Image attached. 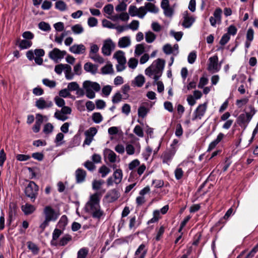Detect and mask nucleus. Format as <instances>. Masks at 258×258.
Masks as SVG:
<instances>
[{
	"label": "nucleus",
	"instance_id": "1",
	"mask_svg": "<svg viewBox=\"0 0 258 258\" xmlns=\"http://www.w3.org/2000/svg\"><path fill=\"white\" fill-rule=\"evenodd\" d=\"M165 61L163 59L158 58L154 60L151 66L145 70V74L150 78H153L154 80L153 85L155 84L157 86V91L159 93H162L164 90V86L162 81H158L162 76L164 68Z\"/></svg>",
	"mask_w": 258,
	"mask_h": 258
},
{
	"label": "nucleus",
	"instance_id": "2",
	"mask_svg": "<svg viewBox=\"0 0 258 258\" xmlns=\"http://www.w3.org/2000/svg\"><path fill=\"white\" fill-rule=\"evenodd\" d=\"M105 190L97 191L90 197L89 200L85 205L86 211L90 213L93 218L100 220L104 215L99 204L100 199Z\"/></svg>",
	"mask_w": 258,
	"mask_h": 258
},
{
	"label": "nucleus",
	"instance_id": "3",
	"mask_svg": "<svg viewBox=\"0 0 258 258\" xmlns=\"http://www.w3.org/2000/svg\"><path fill=\"white\" fill-rule=\"evenodd\" d=\"M43 213L45 215V219L39 226L41 232L49 225L50 221H56L59 216V214L55 212L54 209L49 206H46L44 208Z\"/></svg>",
	"mask_w": 258,
	"mask_h": 258
},
{
	"label": "nucleus",
	"instance_id": "4",
	"mask_svg": "<svg viewBox=\"0 0 258 258\" xmlns=\"http://www.w3.org/2000/svg\"><path fill=\"white\" fill-rule=\"evenodd\" d=\"M249 111L245 113H241L236 119L237 123L244 130L247 126L249 122L251 120L253 116L256 113V110L252 105L248 106Z\"/></svg>",
	"mask_w": 258,
	"mask_h": 258
},
{
	"label": "nucleus",
	"instance_id": "5",
	"mask_svg": "<svg viewBox=\"0 0 258 258\" xmlns=\"http://www.w3.org/2000/svg\"><path fill=\"white\" fill-rule=\"evenodd\" d=\"M83 87L86 91V95L89 99H93L95 97V92H98L101 89L100 85L90 81H86L83 83Z\"/></svg>",
	"mask_w": 258,
	"mask_h": 258
},
{
	"label": "nucleus",
	"instance_id": "6",
	"mask_svg": "<svg viewBox=\"0 0 258 258\" xmlns=\"http://www.w3.org/2000/svg\"><path fill=\"white\" fill-rule=\"evenodd\" d=\"M28 184L26 186L24 193L31 201L34 202L38 195L39 186L33 181H28Z\"/></svg>",
	"mask_w": 258,
	"mask_h": 258
},
{
	"label": "nucleus",
	"instance_id": "7",
	"mask_svg": "<svg viewBox=\"0 0 258 258\" xmlns=\"http://www.w3.org/2000/svg\"><path fill=\"white\" fill-rule=\"evenodd\" d=\"M99 47L97 44H91L89 57L95 62L103 64L104 63L105 60L99 54Z\"/></svg>",
	"mask_w": 258,
	"mask_h": 258
},
{
	"label": "nucleus",
	"instance_id": "8",
	"mask_svg": "<svg viewBox=\"0 0 258 258\" xmlns=\"http://www.w3.org/2000/svg\"><path fill=\"white\" fill-rule=\"evenodd\" d=\"M128 168L130 170L136 171L139 176H141L146 169V166L145 164H140V161L137 159H134L128 165Z\"/></svg>",
	"mask_w": 258,
	"mask_h": 258
},
{
	"label": "nucleus",
	"instance_id": "9",
	"mask_svg": "<svg viewBox=\"0 0 258 258\" xmlns=\"http://www.w3.org/2000/svg\"><path fill=\"white\" fill-rule=\"evenodd\" d=\"M123 173L121 169H116L114 171L112 176H110L106 180L108 186H112L113 184H118L122 181Z\"/></svg>",
	"mask_w": 258,
	"mask_h": 258
},
{
	"label": "nucleus",
	"instance_id": "10",
	"mask_svg": "<svg viewBox=\"0 0 258 258\" xmlns=\"http://www.w3.org/2000/svg\"><path fill=\"white\" fill-rule=\"evenodd\" d=\"M140 11L142 14V16H141V19H143L147 12L156 14L158 12L159 9L155 5V4L152 3H146L145 4L144 6L140 7Z\"/></svg>",
	"mask_w": 258,
	"mask_h": 258
},
{
	"label": "nucleus",
	"instance_id": "11",
	"mask_svg": "<svg viewBox=\"0 0 258 258\" xmlns=\"http://www.w3.org/2000/svg\"><path fill=\"white\" fill-rule=\"evenodd\" d=\"M221 68L220 64H218V57L215 55L210 57L209 59V63L208 70L213 73H216L219 71Z\"/></svg>",
	"mask_w": 258,
	"mask_h": 258
},
{
	"label": "nucleus",
	"instance_id": "12",
	"mask_svg": "<svg viewBox=\"0 0 258 258\" xmlns=\"http://www.w3.org/2000/svg\"><path fill=\"white\" fill-rule=\"evenodd\" d=\"M18 207L15 203H10L9 206L7 223L10 225L16 219L17 214Z\"/></svg>",
	"mask_w": 258,
	"mask_h": 258
},
{
	"label": "nucleus",
	"instance_id": "13",
	"mask_svg": "<svg viewBox=\"0 0 258 258\" xmlns=\"http://www.w3.org/2000/svg\"><path fill=\"white\" fill-rule=\"evenodd\" d=\"M115 44L111 39L105 40L101 48L102 53L106 56L111 54V51L114 49Z\"/></svg>",
	"mask_w": 258,
	"mask_h": 258
},
{
	"label": "nucleus",
	"instance_id": "14",
	"mask_svg": "<svg viewBox=\"0 0 258 258\" xmlns=\"http://www.w3.org/2000/svg\"><path fill=\"white\" fill-rule=\"evenodd\" d=\"M207 106L206 103L199 105L196 110L194 112L192 120L197 119H201L202 117L205 115Z\"/></svg>",
	"mask_w": 258,
	"mask_h": 258
},
{
	"label": "nucleus",
	"instance_id": "15",
	"mask_svg": "<svg viewBox=\"0 0 258 258\" xmlns=\"http://www.w3.org/2000/svg\"><path fill=\"white\" fill-rule=\"evenodd\" d=\"M64 55V51H60L59 49L55 48L49 52L48 56L49 58L55 62H57L63 58Z\"/></svg>",
	"mask_w": 258,
	"mask_h": 258
},
{
	"label": "nucleus",
	"instance_id": "16",
	"mask_svg": "<svg viewBox=\"0 0 258 258\" xmlns=\"http://www.w3.org/2000/svg\"><path fill=\"white\" fill-rule=\"evenodd\" d=\"M222 10L220 8L216 9L213 14V17L210 18V22L212 26L215 27L217 23L221 22Z\"/></svg>",
	"mask_w": 258,
	"mask_h": 258
},
{
	"label": "nucleus",
	"instance_id": "17",
	"mask_svg": "<svg viewBox=\"0 0 258 258\" xmlns=\"http://www.w3.org/2000/svg\"><path fill=\"white\" fill-rule=\"evenodd\" d=\"M34 54L36 57H42L45 54L44 50L43 49H35L29 50L26 52V56L29 60H32L34 58Z\"/></svg>",
	"mask_w": 258,
	"mask_h": 258
},
{
	"label": "nucleus",
	"instance_id": "18",
	"mask_svg": "<svg viewBox=\"0 0 258 258\" xmlns=\"http://www.w3.org/2000/svg\"><path fill=\"white\" fill-rule=\"evenodd\" d=\"M53 103L51 101H45L44 98L40 97L35 102V106L39 109H43L52 107Z\"/></svg>",
	"mask_w": 258,
	"mask_h": 258
},
{
	"label": "nucleus",
	"instance_id": "19",
	"mask_svg": "<svg viewBox=\"0 0 258 258\" xmlns=\"http://www.w3.org/2000/svg\"><path fill=\"white\" fill-rule=\"evenodd\" d=\"M183 19L182 26L185 28L190 27L195 21L193 16L188 15L187 11L183 13Z\"/></svg>",
	"mask_w": 258,
	"mask_h": 258
},
{
	"label": "nucleus",
	"instance_id": "20",
	"mask_svg": "<svg viewBox=\"0 0 258 258\" xmlns=\"http://www.w3.org/2000/svg\"><path fill=\"white\" fill-rule=\"evenodd\" d=\"M148 251V248L145 243H142L135 253V258H145Z\"/></svg>",
	"mask_w": 258,
	"mask_h": 258
},
{
	"label": "nucleus",
	"instance_id": "21",
	"mask_svg": "<svg viewBox=\"0 0 258 258\" xmlns=\"http://www.w3.org/2000/svg\"><path fill=\"white\" fill-rule=\"evenodd\" d=\"M86 48L83 44H74L69 48V50L74 54H84L86 52Z\"/></svg>",
	"mask_w": 258,
	"mask_h": 258
},
{
	"label": "nucleus",
	"instance_id": "22",
	"mask_svg": "<svg viewBox=\"0 0 258 258\" xmlns=\"http://www.w3.org/2000/svg\"><path fill=\"white\" fill-rule=\"evenodd\" d=\"M87 173L82 168H78L75 171L76 182L78 183H82L85 180Z\"/></svg>",
	"mask_w": 258,
	"mask_h": 258
},
{
	"label": "nucleus",
	"instance_id": "23",
	"mask_svg": "<svg viewBox=\"0 0 258 258\" xmlns=\"http://www.w3.org/2000/svg\"><path fill=\"white\" fill-rule=\"evenodd\" d=\"M188 163V161H183L177 166L174 171L175 177L177 180L181 179L183 176L184 172L181 166L184 167Z\"/></svg>",
	"mask_w": 258,
	"mask_h": 258
},
{
	"label": "nucleus",
	"instance_id": "24",
	"mask_svg": "<svg viewBox=\"0 0 258 258\" xmlns=\"http://www.w3.org/2000/svg\"><path fill=\"white\" fill-rule=\"evenodd\" d=\"M149 111L148 103H142L138 108V115L139 117L144 118L146 116Z\"/></svg>",
	"mask_w": 258,
	"mask_h": 258
},
{
	"label": "nucleus",
	"instance_id": "25",
	"mask_svg": "<svg viewBox=\"0 0 258 258\" xmlns=\"http://www.w3.org/2000/svg\"><path fill=\"white\" fill-rule=\"evenodd\" d=\"M119 197L118 191L113 189L109 191L105 196L106 199L109 203H112L116 201Z\"/></svg>",
	"mask_w": 258,
	"mask_h": 258
},
{
	"label": "nucleus",
	"instance_id": "26",
	"mask_svg": "<svg viewBox=\"0 0 258 258\" xmlns=\"http://www.w3.org/2000/svg\"><path fill=\"white\" fill-rule=\"evenodd\" d=\"M113 21H117L119 19L122 21H127L130 17L128 14L126 12H122L119 15H112L110 17H108Z\"/></svg>",
	"mask_w": 258,
	"mask_h": 258
},
{
	"label": "nucleus",
	"instance_id": "27",
	"mask_svg": "<svg viewBox=\"0 0 258 258\" xmlns=\"http://www.w3.org/2000/svg\"><path fill=\"white\" fill-rule=\"evenodd\" d=\"M84 69L86 72L94 75L97 72L98 66L90 62H88L85 63Z\"/></svg>",
	"mask_w": 258,
	"mask_h": 258
},
{
	"label": "nucleus",
	"instance_id": "28",
	"mask_svg": "<svg viewBox=\"0 0 258 258\" xmlns=\"http://www.w3.org/2000/svg\"><path fill=\"white\" fill-rule=\"evenodd\" d=\"M21 210L25 215H28L33 213L36 210L35 207L29 203H26L21 206Z\"/></svg>",
	"mask_w": 258,
	"mask_h": 258
},
{
	"label": "nucleus",
	"instance_id": "29",
	"mask_svg": "<svg viewBox=\"0 0 258 258\" xmlns=\"http://www.w3.org/2000/svg\"><path fill=\"white\" fill-rule=\"evenodd\" d=\"M131 42L128 36H124L119 39L118 46L120 48H125L131 45Z\"/></svg>",
	"mask_w": 258,
	"mask_h": 258
},
{
	"label": "nucleus",
	"instance_id": "30",
	"mask_svg": "<svg viewBox=\"0 0 258 258\" xmlns=\"http://www.w3.org/2000/svg\"><path fill=\"white\" fill-rule=\"evenodd\" d=\"M174 154L170 150H167L162 155L161 158L164 163H168L174 156Z\"/></svg>",
	"mask_w": 258,
	"mask_h": 258
},
{
	"label": "nucleus",
	"instance_id": "31",
	"mask_svg": "<svg viewBox=\"0 0 258 258\" xmlns=\"http://www.w3.org/2000/svg\"><path fill=\"white\" fill-rule=\"evenodd\" d=\"M105 155L107 157L110 162L114 163L116 162L117 156L111 150L106 149L105 151Z\"/></svg>",
	"mask_w": 258,
	"mask_h": 258
},
{
	"label": "nucleus",
	"instance_id": "32",
	"mask_svg": "<svg viewBox=\"0 0 258 258\" xmlns=\"http://www.w3.org/2000/svg\"><path fill=\"white\" fill-rule=\"evenodd\" d=\"M128 13L132 17L138 16L141 18L142 14L140 11V8L138 9L136 6L131 5L128 8Z\"/></svg>",
	"mask_w": 258,
	"mask_h": 258
},
{
	"label": "nucleus",
	"instance_id": "33",
	"mask_svg": "<svg viewBox=\"0 0 258 258\" xmlns=\"http://www.w3.org/2000/svg\"><path fill=\"white\" fill-rule=\"evenodd\" d=\"M113 57L117 60V62H126L124 52L121 50L117 51L114 54Z\"/></svg>",
	"mask_w": 258,
	"mask_h": 258
},
{
	"label": "nucleus",
	"instance_id": "34",
	"mask_svg": "<svg viewBox=\"0 0 258 258\" xmlns=\"http://www.w3.org/2000/svg\"><path fill=\"white\" fill-rule=\"evenodd\" d=\"M145 40L148 43L153 42L156 38V35L151 31H149L145 33Z\"/></svg>",
	"mask_w": 258,
	"mask_h": 258
},
{
	"label": "nucleus",
	"instance_id": "35",
	"mask_svg": "<svg viewBox=\"0 0 258 258\" xmlns=\"http://www.w3.org/2000/svg\"><path fill=\"white\" fill-rule=\"evenodd\" d=\"M32 45V42L29 40H21L19 44L20 49H26L30 48Z\"/></svg>",
	"mask_w": 258,
	"mask_h": 258
},
{
	"label": "nucleus",
	"instance_id": "36",
	"mask_svg": "<svg viewBox=\"0 0 258 258\" xmlns=\"http://www.w3.org/2000/svg\"><path fill=\"white\" fill-rule=\"evenodd\" d=\"M27 247L30 249L33 254H37L39 252V249L37 245L31 241H28L27 242Z\"/></svg>",
	"mask_w": 258,
	"mask_h": 258
},
{
	"label": "nucleus",
	"instance_id": "37",
	"mask_svg": "<svg viewBox=\"0 0 258 258\" xmlns=\"http://www.w3.org/2000/svg\"><path fill=\"white\" fill-rule=\"evenodd\" d=\"M72 31L74 34L78 35L84 32V28L81 24H76L71 27Z\"/></svg>",
	"mask_w": 258,
	"mask_h": 258
},
{
	"label": "nucleus",
	"instance_id": "38",
	"mask_svg": "<svg viewBox=\"0 0 258 258\" xmlns=\"http://www.w3.org/2000/svg\"><path fill=\"white\" fill-rule=\"evenodd\" d=\"M145 51L144 44H138L135 46V54L137 56L141 55Z\"/></svg>",
	"mask_w": 258,
	"mask_h": 258
},
{
	"label": "nucleus",
	"instance_id": "39",
	"mask_svg": "<svg viewBox=\"0 0 258 258\" xmlns=\"http://www.w3.org/2000/svg\"><path fill=\"white\" fill-rule=\"evenodd\" d=\"M98 172L101 174V177L104 178L110 173V169L106 166L103 165L99 168Z\"/></svg>",
	"mask_w": 258,
	"mask_h": 258
},
{
	"label": "nucleus",
	"instance_id": "40",
	"mask_svg": "<svg viewBox=\"0 0 258 258\" xmlns=\"http://www.w3.org/2000/svg\"><path fill=\"white\" fill-rule=\"evenodd\" d=\"M160 218L159 210H156L154 211L153 217L148 221V224L157 222Z\"/></svg>",
	"mask_w": 258,
	"mask_h": 258
},
{
	"label": "nucleus",
	"instance_id": "41",
	"mask_svg": "<svg viewBox=\"0 0 258 258\" xmlns=\"http://www.w3.org/2000/svg\"><path fill=\"white\" fill-rule=\"evenodd\" d=\"M92 119L96 123H99L103 120V116L100 112H94L92 115Z\"/></svg>",
	"mask_w": 258,
	"mask_h": 258
},
{
	"label": "nucleus",
	"instance_id": "42",
	"mask_svg": "<svg viewBox=\"0 0 258 258\" xmlns=\"http://www.w3.org/2000/svg\"><path fill=\"white\" fill-rule=\"evenodd\" d=\"M54 117L58 120H64V107H62L60 111L57 110L54 113Z\"/></svg>",
	"mask_w": 258,
	"mask_h": 258
},
{
	"label": "nucleus",
	"instance_id": "43",
	"mask_svg": "<svg viewBox=\"0 0 258 258\" xmlns=\"http://www.w3.org/2000/svg\"><path fill=\"white\" fill-rule=\"evenodd\" d=\"M178 140L177 139H174L172 143L170 145V147L168 150H170L173 153L175 154L178 148Z\"/></svg>",
	"mask_w": 258,
	"mask_h": 258
},
{
	"label": "nucleus",
	"instance_id": "44",
	"mask_svg": "<svg viewBox=\"0 0 258 258\" xmlns=\"http://www.w3.org/2000/svg\"><path fill=\"white\" fill-rule=\"evenodd\" d=\"M72 68L69 64H66V78L72 80L74 77V74L72 73Z\"/></svg>",
	"mask_w": 258,
	"mask_h": 258
},
{
	"label": "nucleus",
	"instance_id": "45",
	"mask_svg": "<svg viewBox=\"0 0 258 258\" xmlns=\"http://www.w3.org/2000/svg\"><path fill=\"white\" fill-rule=\"evenodd\" d=\"M42 83L45 86L50 88H54L56 86V82L55 81L50 80L48 79H43L42 80Z\"/></svg>",
	"mask_w": 258,
	"mask_h": 258
},
{
	"label": "nucleus",
	"instance_id": "46",
	"mask_svg": "<svg viewBox=\"0 0 258 258\" xmlns=\"http://www.w3.org/2000/svg\"><path fill=\"white\" fill-rule=\"evenodd\" d=\"M135 84L138 87H142L145 83V78L143 75H139L136 77Z\"/></svg>",
	"mask_w": 258,
	"mask_h": 258
},
{
	"label": "nucleus",
	"instance_id": "47",
	"mask_svg": "<svg viewBox=\"0 0 258 258\" xmlns=\"http://www.w3.org/2000/svg\"><path fill=\"white\" fill-rule=\"evenodd\" d=\"M88 251V249L87 248H81L77 253V258H86Z\"/></svg>",
	"mask_w": 258,
	"mask_h": 258
},
{
	"label": "nucleus",
	"instance_id": "48",
	"mask_svg": "<svg viewBox=\"0 0 258 258\" xmlns=\"http://www.w3.org/2000/svg\"><path fill=\"white\" fill-rule=\"evenodd\" d=\"M138 64V60L135 58L132 57L129 59L127 64L130 68L132 69H135Z\"/></svg>",
	"mask_w": 258,
	"mask_h": 258
},
{
	"label": "nucleus",
	"instance_id": "49",
	"mask_svg": "<svg viewBox=\"0 0 258 258\" xmlns=\"http://www.w3.org/2000/svg\"><path fill=\"white\" fill-rule=\"evenodd\" d=\"M83 165L85 168L91 172L93 171L96 168V166L94 163L89 160L86 161Z\"/></svg>",
	"mask_w": 258,
	"mask_h": 258
},
{
	"label": "nucleus",
	"instance_id": "50",
	"mask_svg": "<svg viewBox=\"0 0 258 258\" xmlns=\"http://www.w3.org/2000/svg\"><path fill=\"white\" fill-rule=\"evenodd\" d=\"M38 28L44 31H49L50 30V25L45 22H41L38 24Z\"/></svg>",
	"mask_w": 258,
	"mask_h": 258
},
{
	"label": "nucleus",
	"instance_id": "51",
	"mask_svg": "<svg viewBox=\"0 0 258 258\" xmlns=\"http://www.w3.org/2000/svg\"><path fill=\"white\" fill-rule=\"evenodd\" d=\"M127 27V29H130L133 31L137 30L139 27V21L138 20H133Z\"/></svg>",
	"mask_w": 258,
	"mask_h": 258
},
{
	"label": "nucleus",
	"instance_id": "52",
	"mask_svg": "<svg viewBox=\"0 0 258 258\" xmlns=\"http://www.w3.org/2000/svg\"><path fill=\"white\" fill-rule=\"evenodd\" d=\"M113 71L112 66L111 64H106L101 69V72L103 74H108Z\"/></svg>",
	"mask_w": 258,
	"mask_h": 258
},
{
	"label": "nucleus",
	"instance_id": "53",
	"mask_svg": "<svg viewBox=\"0 0 258 258\" xmlns=\"http://www.w3.org/2000/svg\"><path fill=\"white\" fill-rule=\"evenodd\" d=\"M127 5L124 2H120L115 7V10L117 12H123L126 9Z\"/></svg>",
	"mask_w": 258,
	"mask_h": 258
},
{
	"label": "nucleus",
	"instance_id": "54",
	"mask_svg": "<svg viewBox=\"0 0 258 258\" xmlns=\"http://www.w3.org/2000/svg\"><path fill=\"white\" fill-rule=\"evenodd\" d=\"M121 99L122 95L120 94L119 92H117L112 96V102L113 104H116L120 102L121 101Z\"/></svg>",
	"mask_w": 258,
	"mask_h": 258
},
{
	"label": "nucleus",
	"instance_id": "55",
	"mask_svg": "<svg viewBox=\"0 0 258 258\" xmlns=\"http://www.w3.org/2000/svg\"><path fill=\"white\" fill-rule=\"evenodd\" d=\"M170 35L174 37V38L176 40V41H179L181 39L183 36V32H175L173 30H171L170 31Z\"/></svg>",
	"mask_w": 258,
	"mask_h": 258
},
{
	"label": "nucleus",
	"instance_id": "56",
	"mask_svg": "<svg viewBox=\"0 0 258 258\" xmlns=\"http://www.w3.org/2000/svg\"><path fill=\"white\" fill-rule=\"evenodd\" d=\"M64 135L62 133H59L57 134L55 139V143L57 146H59L62 144V140L63 139Z\"/></svg>",
	"mask_w": 258,
	"mask_h": 258
},
{
	"label": "nucleus",
	"instance_id": "57",
	"mask_svg": "<svg viewBox=\"0 0 258 258\" xmlns=\"http://www.w3.org/2000/svg\"><path fill=\"white\" fill-rule=\"evenodd\" d=\"M22 37L24 39L29 40L31 41V40H32L34 38V35L31 32L29 31H27L23 33Z\"/></svg>",
	"mask_w": 258,
	"mask_h": 258
},
{
	"label": "nucleus",
	"instance_id": "58",
	"mask_svg": "<svg viewBox=\"0 0 258 258\" xmlns=\"http://www.w3.org/2000/svg\"><path fill=\"white\" fill-rule=\"evenodd\" d=\"M103 183V180H94L92 182V188L94 190H98Z\"/></svg>",
	"mask_w": 258,
	"mask_h": 258
},
{
	"label": "nucleus",
	"instance_id": "59",
	"mask_svg": "<svg viewBox=\"0 0 258 258\" xmlns=\"http://www.w3.org/2000/svg\"><path fill=\"white\" fill-rule=\"evenodd\" d=\"M16 158L19 161H26L29 160L31 158V156L29 155L17 154Z\"/></svg>",
	"mask_w": 258,
	"mask_h": 258
},
{
	"label": "nucleus",
	"instance_id": "60",
	"mask_svg": "<svg viewBox=\"0 0 258 258\" xmlns=\"http://www.w3.org/2000/svg\"><path fill=\"white\" fill-rule=\"evenodd\" d=\"M134 133L139 137H143L144 136L143 129L141 126L139 125H136L134 129Z\"/></svg>",
	"mask_w": 258,
	"mask_h": 258
},
{
	"label": "nucleus",
	"instance_id": "61",
	"mask_svg": "<svg viewBox=\"0 0 258 258\" xmlns=\"http://www.w3.org/2000/svg\"><path fill=\"white\" fill-rule=\"evenodd\" d=\"M97 130L95 127H92L85 132L86 136L91 137L92 138L96 134Z\"/></svg>",
	"mask_w": 258,
	"mask_h": 258
},
{
	"label": "nucleus",
	"instance_id": "62",
	"mask_svg": "<svg viewBox=\"0 0 258 258\" xmlns=\"http://www.w3.org/2000/svg\"><path fill=\"white\" fill-rule=\"evenodd\" d=\"M53 129V126L52 124L47 123L44 125L43 131L45 134H49L52 132Z\"/></svg>",
	"mask_w": 258,
	"mask_h": 258
},
{
	"label": "nucleus",
	"instance_id": "63",
	"mask_svg": "<svg viewBox=\"0 0 258 258\" xmlns=\"http://www.w3.org/2000/svg\"><path fill=\"white\" fill-rule=\"evenodd\" d=\"M79 85L76 82H73L69 83L68 85V90L69 91H73L78 90L79 88Z\"/></svg>",
	"mask_w": 258,
	"mask_h": 258
},
{
	"label": "nucleus",
	"instance_id": "64",
	"mask_svg": "<svg viewBox=\"0 0 258 258\" xmlns=\"http://www.w3.org/2000/svg\"><path fill=\"white\" fill-rule=\"evenodd\" d=\"M197 58L196 52L195 51L191 52L188 55L187 60L188 63L192 64L195 62Z\"/></svg>",
	"mask_w": 258,
	"mask_h": 258
}]
</instances>
